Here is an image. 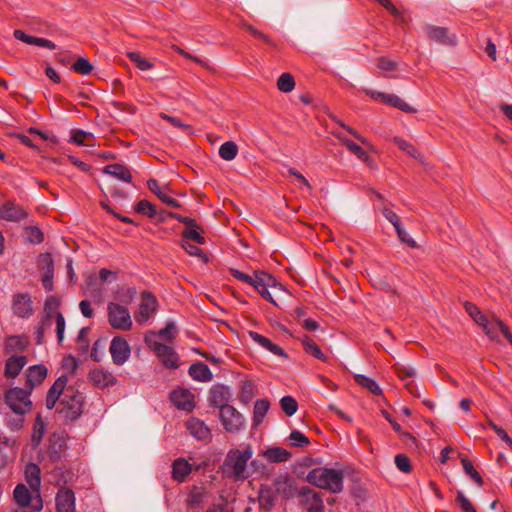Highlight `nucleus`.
Here are the masks:
<instances>
[{
	"instance_id": "14",
	"label": "nucleus",
	"mask_w": 512,
	"mask_h": 512,
	"mask_svg": "<svg viewBox=\"0 0 512 512\" xmlns=\"http://www.w3.org/2000/svg\"><path fill=\"white\" fill-rule=\"evenodd\" d=\"M464 308L465 311L469 314V316L473 319V321L484 329L486 335L491 340H495L496 333L494 329L489 325L488 319L479 310V308L475 304L468 301L464 303Z\"/></svg>"
},
{
	"instance_id": "61",
	"label": "nucleus",
	"mask_w": 512,
	"mask_h": 512,
	"mask_svg": "<svg viewBox=\"0 0 512 512\" xmlns=\"http://www.w3.org/2000/svg\"><path fill=\"white\" fill-rule=\"evenodd\" d=\"M182 247L185 249V251L191 255V256H197L204 261H207V257L202 249H200L198 246L191 244L189 242H183Z\"/></svg>"
},
{
	"instance_id": "18",
	"label": "nucleus",
	"mask_w": 512,
	"mask_h": 512,
	"mask_svg": "<svg viewBox=\"0 0 512 512\" xmlns=\"http://www.w3.org/2000/svg\"><path fill=\"white\" fill-rule=\"evenodd\" d=\"M67 382V376L62 375L59 378H57L54 384L50 387L45 399V405L48 409H52L55 406L56 402L60 400L64 391L66 390L65 387L67 385Z\"/></svg>"
},
{
	"instance_id": "13",
	"label": "nucleus",
	"mask_w": 512,
	"mask_h": 512,
	"mask_svg": "<svg viewBox=\"0 0 512 512\" xmlns=\"http://www.w3.org/2000/svg\"><path fill=\"white\" fill-rule=\"evenodd\" d=\"M298 493L302 497V503L308 512H323L324 506L319 492L309 487H301Z\"/></svg>"
},
{
	"instance_id": "2",
	"label": "nucleus",
	"mask_w": 512,
	"mask_h": 512,
	"mask_svg": "<svg viewBox=\"0 0 512 512\" xmlns=\"http://www.w3.org/2000/svg\"><path fill=\"white\" fill-rule=\"evenodd\" d=\"M252 456L253 449L250 445L242 450L232 449L228 452L224 465L235 479H246L251 474L247 467V462Z\"/></svg>"
},
{
	"instance_id": "51",
	"label": "nucleus",
	"mask_w": 512,
	"mask_h": 512,
	"mask_svg": "<svg viewBox=\"0 0 512 512\" xmlns=\"http://www.w3.org/2000/svg\"><path fill=\"white\" fill-rule=\"evenodd\" d=\"M459 458L461 460L464 471L479 485H482L483 480L479 473L473 468L472 463L464 457L462 454H459Z\"/></svg>"
},
{
	"instance_id": "64",
	"label": "nucleus",
	"mask_w": 512,
	"mask_h": 512,
	"mask_svg": "<svg viewBox=\"0 0 512 512\" xmlns=\"http://www.w3.org/2000/svg\"><path fill=\"white\" fill-rule=\"evenodd\" d=\"M289 439L291 441V444L297 447H303L304 445L309 443L308 438L299 431H292L290 433Z\"/></svg>"
},
{
	"instance_id": "10",
	"label": "nucleus",
	"mask_w": 512,
	"mask_h": 512,
	"mask_svg": "<svg viewBox=\"0 0 512 512\" xmlns=\"http://www.w3.org/2000/svg\"><path fill=\"white\" fill-rule=\"evenodd\" d=\"M12 310L19 318L27 319L34 313L32 297L29 293H16L12 297Z\"/></svg>"
},
{
	"instance_id": "16",
	"label": "nucleus",
	"mask_w": 512,
	"mask_h": 512,
	"mask_svg": "<svg viewBox=\"0 0 512 512\" xmlns=\"http://www.w3.org/2000/svg\"><path fill=\"white\" fill-rule=\"evenodd\" d=\"M74 492L66 487L58 490L56 495V508L57 512H76Z\"/></svg>"
},
{
	"instance_id": "48",
	"label": "nucleus",
	"mask_w": 512,
	"mask_h": 512,
	"mask_svg": "<svg viewBox=\"0 0 512 512\" xmlns=\"http://www.w3.org/2000/svg\"><path fill=\"white\" fill-rule=\"evenodd\" d=\"M71 69L78 74L89 75L93 71L94 67L88 59L79 57L72 65Z\"/></svg>"
},
{
	"instance_id": "58",
	"label": "nucleus",
	"mask_w": 512,
	"mask_h": 512,
	"mask_svg": "<svg viewBox=\"0 0 512 512\" xmlns=\"http://www.w3.org/2000/svg\"><path fill=\"white\" fill-rule=\"evenodd\" d=\"M60 305V302L58 298L54 295L48 296L44 302V313L46 315L53 316L54 312H58V307Z\"/></svg>"
},
{
	"instance_id": "17",
	"label": "nucleus",
	"mask_w": 512,
	"mask_h": 512,
	"mask_svg": "<svg viewBox=\"0 0 512 512\" xmlns=\"http://www.w3.org/2000/svg\"><path fill=\"white\" fill-rule=\"evenodd\" d=\"M27 216V211L12 201H8L0 206V218L4 220L19 222Z\"/></svg>"
},
{
	"instance_id": "37",
	"label": "nucleus",
	"mask_w": 512,
	"mask_h": 512,
	"mask_svg": "<svg viewBox=\"0 0 512 512\" xmlns=\"http://www.w3.org/2000/svg\"><path fill=\"white\" fill-rule=\"evenodd\" d=\"M384 104L389 105L391 107L397 108L406 113H416L417 110L413 108L411 105L403 101L400 97L395 94H386Z\"/></svg>"
},
{
	"instance_id": "21",
	"label": "nucleus",
	"mask_w": 512,
	"mask_h": 512,
	"mask_svg": "<svg viewBox=\"0 0 512 512\" xmlns=\"http://www.w3.org/2000/svg\"><path fill=\"white\" fill-rule=\"evenodd\" d=\"M13 35L17 40L22 41L29 45H36L39 47L47 48L49 50L56 49V44L54 42H52L51 40L46 39V38L28 35L23 30H20V29L14 30Z\"/></svg>"
},
{
	"instance_id": "31",
	"label": "nucleus",
	"mask_w": 512,
	"mask_h": 512,
	"mask_svg": "<svg viewBox=\"0 0 512 512\" xmlns=\"http://www.w3.org/2000/svg\"><path fill=\"white\" fill-rule=\"evenodd\" d=\"M274 492L285 498H291L295 495L296 488L293 481L287 477H278L274 481Z\"/></svg>"
},
{
	"instance_id": "3",
	"label": "nucleus",
	"mask_w": 512,
	"mask_h": 512,
	"mask_svg": "<svg viewBox=\"0 0 512 512\" xmlns=\"http://www.w3.org/2000/svg\"><path fill=\"white\" fill-rule=\"evenodd\" d=\"M30 391L24 386L8 389L4 394L5 404L18 415H25L31 411L32 402L30 400Z\"/></svg>"
},
{
	"instance_id": "56",
	"label": "nucleus",
	"mask_w": 512,
	"mask_h": 512,
	"mask_svg": "<svg viewBox=\"0 0 512 512\" xmlns=\"http://www.w3.org/2000/svg\"><path fill=\"white\" fill-rule=\"evenodd\" d=\"M225 429L230 433L238 432L244 425L243 418H221Z\"/></svg>"
},
{
	"instance_id": "12",
	"label": "nucleus",
	"mask_w": 512,
	"mask_h": 512,
	"mask_svg": "<svg viewBox=\"0 0 512 512\" xmlns=\"http://www.w3.org/2000/svg\"><path fill=\"white\" fill-rule=\"evenodd\" d=\"M170 400L175 407L190 413L195 407L194 395L185 388H178L170 393Z\"/></svg>"
},
{
	"instance_id": "6",
	"label": "nucleus",
	"mask_w": 512,
	"mask_h": 512,
	"mask_svg": "<svg viewBox=\"0 0 512 512\" xmlns=\"http://www.w3.org/2000/svg\"><path fill=\"white\" fill-rule=\"evenodd\" d=\"M107 317L109 325L114 329L129 331L132 328L133 322L128 308L119 303H108Z\"/></svg>"
},
{
	"instance_id": "34",
	"label": "nucleus",
	"mask_w": 512,
	"mask_h": 512,
	"mask_svg": "<svg viewBox=\"0 0 512 512\" xmlns=\"http://www.w3.org/2000/svg\"><path fill=\"white\" fill-rule=\"evenodd\" d=\"M337 137L340 139V141L346 146V148L356 155L361 161L365 163H369L371 161V157L369 154L363 150L358 144H356L354 141L350 140L347 137H342L340 135H337Z\"/></svg>"
},
{
	"instance_id": "22",
	"label": "nucleus",
	"mask_w": 512,
	"mask_h": 512,
	"mask_svg": "<svg viewBox=\"0 0 512 512\" xmlns=\"http://www.w3.org/2000/svg\"><path fill=\"white\" fill-rule=\"evenodd\" d=\"M27 364L26 356H11L6 360L4 374L7 378L17 377Z\"/></svg>"
},
{
	"instance_id": "42",
	"label": "nucleus",
	"mask_w": 512,
	"mask_h": 512,
	"mask_svg": "<svg viewBox=\"0 0 512 512\" xmlns=\"http://www.w3.org/2000/svg\"><path fill=\"white\" fill-rule=\"evenodd\" d=\"M37 267L40 273H54V261L52 255L48 252L41 253L38 256Z\"/></svg>"
},
{
	"instance_id": "20",
	"label": "nucleus",
	"mask_w": 512,
	"mask_h": 512,
	"mask_svg": "<svg viewBox=\"0 0 512 512\" xmlns=\"http://www.w3.org/2000/svg\"><path fill=\"white\" fill-rule=\"evenodd\" d=\"M249 337L258 345L268 350L272 354L282 357L284 359H288V354L277 344L273 343L269 338L259 334L255 331H249Z\"/></svg>"
},
{
	"instance_id": "54",
	"label": "nucleus",
	"mask_w": 512,
	"mask_h": 512,
	"mask_svg": "<svg viewBox=\"0 0 512 512\" xmlns=\"http://www.w3.org/2000/svg\"><path fill=\"white\" fill-rule=\"evenodd\" d=\"M127 57L132 62H134L136 64V66L142 71L150 70L153 67V64L150 61L141 57L140 54L137 52H128Z\"/></svg>"
},
{
	"instance_id": "7",
	"label": "nucleus",
	"mask_w": 512,
	"mask_h": 512,
	"mask_svg": "<svg viewBox=\"0 0 512 512\" xmlns=\"http://www.w3.org/2000/svg\"><path fill=\"white\" fill-rule=\"evenodd\" d=\"M158 308V300L156 296L150 291L142 292V302L139 305V310L135 314V320L138 324L142 325L148 322L150 317L156 313Z\"/></svg>"
},
{
	"instance_id": "53",
	"label": "nucleus",
	"mask_w": 512,
	"mask_h": 512,
	"mask_svg": "<svg viewBox=\"0 0 512 512\" xmlns=\"http://www.w3.org/2000/svg\"><path fill=\"white\" fill-rule=\"evenodd\" d=\"M230 274L235 279H237L239 281H242L244 283H247V284H249V285L254 287L255 280H258V277L260 275V271H256L254 277H252V276H250V275H248V274H246V273H244V272H242V271H240L238 269L231 268L230 269Z\"/></svg>"
},
{
	"instance_id": "36",
	"label": "nucleus",
	"mask_w": 512,
	"mask_h": 512,
	"mask_svg": "<svg viewBox=\"0 0 512 512\" xmlns=\"http://www.w3.org/2000/svg\"><path fill=\"white\" fill-rule=\"evenodd\" d=\"M157 357L160 358L162 364L168 369H177L179 367V357L175 350L167 345V351L159 353Z\"/></svg>"
},
{
	"instance_id": "27",
	"label": "nucleus",
	"mask_w": 512,
	"mask_h": 512,
	"mask_svg": "<svg viewBox=\"0 0 512 512\" xmlns=\"http://www.w3.org/2000/svg\"><path fill=\"white\" fill-rule=\"evenodd\" d=\"M103 173L107 175H111L123 182L131 183L132 175L130 170L119 163L109 164L103 168Z\"/></svg>"
},
{
	"instance_id": "33",
	"label": "nucleus",
	"mask_w": 512,
	"mask_h": 512,
	"mask_svg": "<svg viewBox=\"0 0 512 512\" xmlns=\"http://www.w3.org/2000/svg\"><path fill=\"white\" fill-rule=\"evenodd\" d=\"M301 343L304 351L310 356H313L323 362L328 360V357L322 352L320 346L315 343L309 336L305 335L301 339Z\"/></svg>"
},
{
	"instance_id": "8",
	"label": "nucleus",
	"mask_w": 512,
	"mask_h": 512,
	"mask_svg": "<svg viewBox=\"0 0 512 512\" xmlns=\"http://www.w3.org/2000/svg\"><path fill=\"white\" fill-rule=\"evenodd\" d=\"M425 36L430 40L445 46H455L457 37L445 27L427 24L423 27Z\"/></svg>"
},
{
	"instance_id": "11",
	"label": "nucleus",
	"mask_w": 512,
	"mask_h": 512,
	"mask_svg": "<svg viewBox=\"0 0 512 512\" xmlns=\"http://www.w3.org/2000/svg\"><path fill=\"white\" fill-rule=\"evenodd\" d=\"M14 499L20 507H28L31 505L33 512H38L42 509V500L39 493L36 498H32L30 491L24 484H18L13 492Z\"/></svg>"
},
{
	"instance_id": "38",
	"label": "nucleus",
	"mask_w": 512,
	"mask_h": 512,
	"mask_svg": "<svg viewBox=\"0 0 512 512\" xmlns=\"http://www.w3.org/2000/svg\"><path fill=\"white\" fill-rule=\"evenodd\" d=\"M258 502L262 509L270 510L275 503L273 489L270 487H262L259 491Z\"/></svg>"
},
{
	"instance_id": "9",
	"label": "nucleus",
	"mask_w": 512,
	"mask_h": 512,
	"mask_svg": "<svg viewBox=\"0 0 512 512\" xmlns=\"http://www.w3.org/2000/svg\"><path fill=\"white\" fill-rule=\"evenodd\" d=\"M109 351L113 363L118 366L126 363L131 355V349L127 340L121 336H115L111 340Z\"/></svg>"
},
{
	"instance_id": "4",
	"label": "nucleus",
	"mask_w": 512,
	"mask_h": 512,
	"mask_svg": "<svg viewBox=\"0 0 512 512\" xmlns=\"http://www.w3.org/2000/svg\"><path fill=\"white\" fill-rule=\"evenodd\" d=\"M84 396L79 391L68 388L64 391L57 406V412L63 416H81Z\"/></svg>"
},
{
	"instance_id": "55",
	"label": "nucleus",
	"mask_w": 512,
	"mask_h": 512,
	"mask_svg": "<svg viewBox=\"0 0 512 512\" xmlns=\"http://www.w3.org/2000/svg\"><path fill=\"white\" fill-rule=\"evenodd\" d=\"M203 232V229L199 226V228H191V229H184L182 231V237L188 240H193L197 244L203 245L205 244L206 240L203 236L200 235V232Z\"/></svg>"
},
{
	"instance_id": "44",
	"label": "nucleus",
	"mask_w": 512,
	"mask_h": 512,
	"mask_svg": "<svg viewBox=\"0 0 512 512\" xmlns=\"http://www.w3.org/2000/svg\"><path fill=\"white\" fill-rule=\"evenodd\" d=\"M237 153L238 146L233 141H226L219 148V156L226 161L235 159Z\"/></svg>"
},
{
	"instance_id": "19",
	"label": "nucleus",
	"mask_w": 512,
	"mask_h": 512,
	"mask_svg": "<svg viewBox=\"0 0 512 512\" xmlns=\"http://www.w3.org/2000/svg\"><path fill=\"white\" fill-rule=\"evenodd\" d=\"M47 373V368L43 364L30 366L26 372L25 387L32 391L35 386L40 385L45 380Z\"/></svg>"
},
{
	"instance_id": "1",
	"label": "nucleus",
	"mask_w": 512,
	"mask_h": 512,
	"mask_svg": "<svg viewBox=\"0 0 512 512\" xmlns=\"http://www.w3.org/2000/svg\"><path fill=\"white\" fill-rule=\"evenodd\" d=\"M347 471V469L318 467L307 474L306 480L318 488L336 494L343 490V478Z\"/></svg>"
},
{
	"instance_id": "46",
	"label": "nucleus",
	"mask_w": 512,
	"mask_h": 512,
	"mask_svg": "<svg viewBox=\"0 0 512 512\" xmlns=\"http://www.w3.org/2000/svg\"><path fill=\"white\" fill-rule=\"evenodd\" d=\"M277 87L284 93L291 92L295 87L293 76L289 73H282L277 80Z\"/></svg>"
},
{
	"instance_id": "47",
	"label": "nucleus",
	"mask_w": 512,
	"mask_h": 512,
	"mask_svg": "<svg viewBox=\"0 0 512 512\" xmlns=\"http://www.w3.org/2000/svg\"><path fill=\"white\" fill-rule=\"evenodd\" d=\"M137 295V290L135 287H126L123 286L119 288L116 292V297L119 301L124 304H130Z\"/></svg>"
},
{
	"instance_id": "63",
	"label": "nucleus",
	"mask_w": 512,
	"mask_h": 512,
	"mask_svg": "<svg viewBox=\"0 0 512 512\" xmlns=\"http://www.w3.org/2000/svg\"><path fill=\"white\" fill-rule=\"evenodd\" d=\"M395 231L401 242L405 243L410 248H417L416 241L402 228V226H399Z\"/></svg>"
},
{
	"instance_id": "50",
	"label": "nucleus",
	"mask_w": 512,
	"mask_h": 512,
	"mask_svg": "<svg viewBox=\"0 0 512 512\" xmlns=\"http://www.w3.org/2000/svg\"><path fill=\"white\" fill-rule=\"evenodd\" d=\"M45 428L46 424L44 423L43 418H36L32 434V443L34 446L40 444L45 432Z\"/></svg>"
},
{
	"instance_id": "39",
	"label": "nucleus",
	"mask_w": 512,
	"mask_h": 512,
	"mask_svg": "<svg viewBox=\"0 0 512 512\" xmlns=\"http://www.w3.org/2000/svg\"><path fill=\"white\" fill-rule=\"evenodd\" d=\"M354 380L358 385L366 388L368 391H370L374 395H380L382 393L380 386L377 384V382L374 379H372L370 377H367V376L361 375V374H356L354 376Z\"/></svg>"
},
{
	"instance_id": "32",
	"label": "nucleus",
	"mask_w": 512,
	"mask_h": 512,
	"mask_svg": "<svg viewBox=\"0 0 512 512\" xmlns=\"http://www.w3.org/2000/svg\"><path fill=\"white\" fill-rule=\"evenodd\" d=\"M262 455L270 463L286 462L291 457V453L281 447H271L263 450Z\"/></svg>"
},
{
	"instance_id": "23",
	"label": "nucleus",
	"mask_w": 512,
	"mask_h": 512,
	"mask_svg": "<svg viewBox=\"0 0 512 512\" xmlns=\"http://www.w3.org/2000/svg\"><path fill=\"white\" fill-rule=\"evenodd\" d=\"M186 427L191 435L199 440H207L210 437V429L200 418H189Z\"/></svg>"
},
{
	"instance_id": "29",
	"label": "nucleus",
	"mask_w": 512,
	"mask_h": 512,
	"mask_svg": "<svg viewBox=\"0 0 512 512\" xmlns=\"http://www.w3.org/2000/svg\"><path fill=\"white\" fill-rule=\"evenodd\" d=\"M65 447L66 443L64 436L62 434H53L50 439V445L48 449L50 459L53 461L59 460Z\"/></svg>"
},
{
	"instance_id": "25",
	"label": "nucleus",
	"mask_w": 512,
	"mask_h": 512,
	"mask_svg": "<svg viewBox=\"0 0 512 512\" xmlns=\"http://www.w3.org/2000/svg\"><path fill=\"white\" fill-rule=\"evenodd\" d=\"M89 379L95 385L102 388L113 386L116 384V378L113 376L112 373L100 369H94L90 371Z\"/></svg>"
},
{
	"instance_id": "59",
	"label": "nucleus",
	"mask_w": 512,
	"mask_h": 512,
	"mask_svg": "<svg viewBox=\"0 0 512 512\" xmlns=\"http://www.w3.org/2000/svg\"><path fill=\"white\" fill-rule=\"evenodd\" d=\"M270 408L267 399H259L254 404L253 416H265Z\"/></svg>"
},
{
	"instance_id": "26",
	"label": "nucleus",
	"mask_w": 512,
	"mask_h": 512,
	"mask_svg": "<svg viewBox=\"0 0 512 512\" xmlns=\"http://www.w3.org/2000/svg\"><path fill=\"white\" fill-rule=\"evenodd\" d=\"M29 345L28 338L24 335H12L7 337L5 343V353L24 352Z\"/></svg>"
},
{
	"instance_id": "41",
	"label": "nucleus",
	"mask_w": 512,
	"mask_h": 512,
	"mask_svg": "<svg viewBox=\"0 0 512 512\" xmlns=\"http://www.w3.org/2000/svg\"><path fill=\"white\" fill-rule=\"evenodd\" d=\"M134 211L148 218H154L157 215L156 206L146 199L138 201L134 206Z\"/></svg>"
},
{
	"instance_id": "45",
	"label": "nucleus",
	"mask_w": 512,
	"mask_h": 512,
	"mask_svg": "<svg viewBox=\"0 0 512 512\" xmlns=\"http://www.w3.org/2000/svg\"><path fill=\"white\" fill-rule=\"evenodd\" d=\"M393 142L403 151H405L407 154L412 156L415 159H421L422 154L416 149L411 143L404 140L401 137H394Z\"/></svg>"
},
{
	"instance_id": "43",
	"label": "nucleus",
	"mask_w": 512,
	"mask_h": 512,
	"mask_svg": "<svg viewBox=\"0 0 512 512\" xmlns=\"http://www.w3.org/2000/svg\"><path fill=\"white\" fill-rule=\"evenodd\" d=\"M158 335L155 332H149L145 335L144 341L146 345L156 354L167 351V345L158 341Z\"/></svg>"
},
{
	"instance_id": "35",
	"label": "nucleus",
	"mask_w": 512,
	"mask_h": 512,
	"mask_svg": "<svg viewBox=\"0 0 512 512\" xmlns=\"http://www.w3.org/2000/svg\"><path fill=\"white\" fill-rule=\"evenodd\" d=\"M257 387L251 380H243L240 385V401L244 404L249 403L257 394Z\"/></svg>"
},
{
	"instance_id": "60",
	"label": "nucleus",
	"mask_w": 512,
	"mask_h": 512,
	"mask_svg": "<svg viewBox=\"0 0 512 512\" xmlns=\"http://www.w3.org/2000/svg\"><path fill=\"white\" fill-rule=\"evenodd\" d=\"M457 504L464 512H476L470 500L465 496L462 491L457 492Z\"/></svg>"
},
{
	"instance_id": "30",
	"label": "nucleus",
	"mask_w": 512,
	"mask_h": 512,
	"mask_svg": "<svg viewBox=\"0 0 512 512\" xmlns=\"http://www.w3.org/2000/svg\"><path fill=\"white\" fill-rule=\"evenodd\" d=\"M25 477L31 490L38 494L41 484L39 467L34 463H28L25 468Z\"/></svg>"
},
{
	"instance_id": "24",
	"label": "nucleus",
	"mask_w": 512,
	"mask_h": 512,
	"mask_svg": "<svg viewBox=\"0 0 512 512\" xmlns=\"http://www.w3.org/2000/svg\"><path fill=\"white\" fill-rule=\"evenodd\" d=\"M188 373L193 380L199 382H209L213 379L210 368L202 362L191 364Z\"/></svg>"
},
{
	"instance_id": "40",
	"label": "nucleus",
	"mask_w": 512,
	"mask_h": 512,
	"mask_svg": "<svg viewBox=\"0 0 512 512\" xmlns=\"http://www.w3.org/2000/svg\"><path fill=\"white\" fill-rule=\"evenodd\" d=\"M191 466L184 459H177L172 466V474L174 479L183 481L184 478L190 473Z\"/></svg>"
},
{
	"instance_id": "49",
	"label": "nucleus",
	"mask_w": 512,
	"mask_h": 512,
	"mask_svg": "<svg viewBox=\"0 0 512 512\" xmlns=\"http://www.w3.org/2000/svg\"><path fill=\"white\" fill-rule=\"evenodd\" d=\"M280 406L286 416H292L297 412L298 403L292 396H284L280 400Z\"/></svg>"
},
{
	"instance_id": "62",
	"label": "nucleus",
	"mask_w": 512,
	"mask_h": 512,
	"mask_svg": "<svg viewBox=\"0 0 512 512\" xmlns=\"http://www.w3.org/2000/svg\"><path fill=\"white\" fill-rule=\"evenodd\" d=\"M395 464L396 467L404 473H408L411 471L410 460L404 454H398L395 456Z\"/></svg>"
},
{
	"instance_id": "28",
	"label": "nucleus",
	"mask_w": 512,
	"mask_h": 512,
	"mask_svg": "<svg viewBox=\"0 0 512 512\" xmlns=\"http://www.w3.org/2000/svg\"><path fill=\"white\" fill-rule=\"evenodd\" d=\"M148 189L154 193L163 203L173 208H180V203L170 195L163 192L159 186V183L156 179H149L147 181Z\"/></svg>"
},
{
	"instance_id": "52",
	"label": "nucleus",
	"mask_w": 512,
	"mask_h": 512,
	"mask_svg": "<svg viewBox=\"0 0 512 512\" xmlns=\"http://www.w3.org/2000/svg\"><path fill=\"white\" fill-rule=\"evenodd\" d=\"M93 138L94 135L91 132L84 130H74L72 132L71 141L77 145H91L89 140Z\"/></svg>"
},
{
	"instance_id": "57",
	"label": "nucleus",
	"mask_w": 512,
	"mask_h": 512,
	"mask_svg": "<svg viewBox=\"0 0 512 512\" xmlns=\"http://www.w3.org/2000/svg\"><path fill=\"white\" fill-rule=\"evenodd\" d=\"M177 333L176 326L173 322H168L166 326L157 333L159 337L166 341H171L175 338Z\"/></svg>"
},
{
	"instance_id": "5",
	"label": "nucleus",
	"mask_w": 512,
	"mask_h": 512,
	"mask_svg": "<svg viewBox=\"0 0 512 512\" xmlns=\"http://www.w3.org/2000/svg\"><path fill=\"white\" fill-rule=\"evenodd\" d=\"M230 388L224 384H216L209 391L208 401L213 407L220 409V416L224 413H230L231 416H241L234 407L228 405L231 399Z\"/></svg>"
},
{
	"instance_id": "15",
	"label": "nucleus",
	"mask_w": 512,
	"mask_h": 512,
	"mask_svg": "<svg viewBox=\"0 0 512 512\" xmlns=\"http://www.w3.org/2000/svg\"><path fill=\"white\" fill-rule=\"evenodd\" d=\"M277 285V280L271 274L260 271V275L258 280H255L254 288L259 292V294L268 302L277 305L276 301L272 297L269 292V287H275Z\"/></svg>"
}]
</instances>
